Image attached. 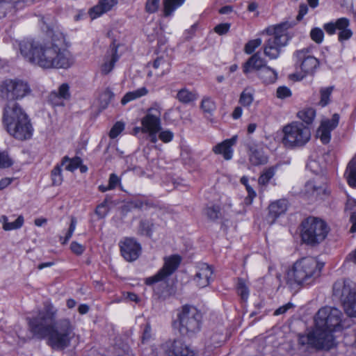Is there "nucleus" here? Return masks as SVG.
Wrapping results in <instances>:
<instances>
[{"mask_svg": "<svg viewBox=\"0 0 356 356\" xmlns=\"http://www.w3.org/2000/svg\"><path fill=\"white\" fill-rule=\"evenodd\" d=\"M282 131L283 145L290 149L299 148L305 146L311 138L310 128L300 122H293L285 125Z\"/></svg>", "mask_w": 356, "mask_h": 356, "instance_id": "obj_7", "label": "nucleus"}, {"mask_svg": "<svg viewBox=\"0 0 356 356\" xmlns=\"http://www.w3.org/2000/svg\"><path fill=\"white\" fill-rule=\"evenodd\" d=\"M120 178L115 174H111L108 179V188L114 189L120 183Z\"/></svg>", "mask_w": 356, "mask_h": 356, "instance_id": "obj_61", "label": "nucleus"}, {"mask_svg": "<svg viewBox=\"0 0 356 356\" xmlns=\"http://www.w3.org/2000/svg\"><path fill=\"white\" fill-rule=\"evenodd\" d=\"M124 125L122 122H118L111 128L109 132V136L111 138H116L124 129Z\"/></svg>", "mask_w": 356, "mask_h": 356, "instance_id": "obj_53", "label": "nucleus"}, {"mask_svg": "<svg viewBox=\"0 0 356 356\" xmlns=\"http://www.w3.org/2000/svg\"><path fill=\"white\" fill-rule=\"evenodd\" d=\"M185 0H163V15L165 17L170 16L180 7Z\"/></svg>", "mask_w": 356, "mask_h": 356, "instance_id": "obj_35", "label": "nucleus"}, {"mask_svg": "<svg viewBox=\"0 0 356 356\" xmlns=\"http://www.w3.org/2000/svg\"><path fill=\"white\" fill-rule=\"evenodd\" d=\"M267 157L264 155V152L261 150L251 149V153L250 154V161L252 165H263L267 162Z\"/></svg>", "mask_w": 356, "mask_h": 356, "instance_id": "obj_37", "label": "nucleus"}, {"mask_svg": "<svg viewBox=\"0 0 356 356\" xmlns=\"http://www.w3.org/2000/svg\"><path fill=\"white\" fill-rule=\"evenodd\" d=\"M341 316L342 313L339 309L325 307L318 310L315 321L321 332H330L332 334L336 328L341 327Z\"/></svg>", "mask_w": 356, "mask_h": 356, "instance_id": "obj_10", "label": "nucleus"}, {"mask_svg": "<svg viewBox=\"0 0 356 356\" xmlns=\"http://www.w3.org/2000/svg\"><path fill=\"white\" fill-rule=\"evenodd\" d=\"M107 202L104 200L102 203L99 204L95 210V213L101 218L106 216L107 213Z\"/></svg>", "mask_w": 356, "mask_h": 356, "instance_id": "obj_57", "label": "nucleus"}, {"mask_svg": "<svg viewBox=\"0 0 356 356\" xmlns=\"http://www.w3.org/2000/svg\"><path fill=\"white\" fill-rule=\"evenodd\" d=\"M288 208V201L286 199H280L273 202L268 206V214L267 220L272 224L277 218L284 215Z\"/></svg>", "mask_w": 356, "mask_h": 356, "instance_id": "obj_25", "label": "nucleus"}, {"mask_svg": "<svg viewBox=\"0 0 356 356\" xmlns=\"http://www.w3.org/2000/svg\"><path fill=\"white\" fill-rule=\"evenodd\" d=\"M201 108L204 112L211 113L215 110L216 104L210 97H204L201 102Z\"/></svg>", "mask_w": 356, "mask_h": 356, "instance_id": "obj_49", "label": "nucleus"}, {"mask_svg": "<svg viewBox=\"0 0 356 356\" xmlns=\"http://www.w3.org/2000/svg\"><path fill=\"white\" fill-rule=\"evenodd\" d=\"M257 75L266 84L273 83L277 79V72L267 65H266Z\"/></svg>", "mask_w": 356, "mask_h": 356, "instance_id": "obj_29", "label": "nucleus"}, {"mask_svg": "<svg viewBox=\"0 0 356 356\" xmlns=\"http://www.w3.org/2000/svg\"><path fill=\"white\" fill-rule=\"evenodd\" d=\"M148 90L145 87L140 88L136 90L127 92L121 100L122 105L127 104L128 102L138 99L146 95Z\"/></svg>", "mask_w": 356, "mask_h": 356, "instance_id": "obj_33", "label": "nucleus"}, {"mask_svg": "<svg viewBox=\"0 0 356 356\" xmlns=\"http://www.w3.org/2000/svg\"><path fill=\"white\" fill-rule=\"evenodd\" d=\"M185 0H163V15L165 17L170 16L180 7Z\"/></svg>", "mask_w": 356, "mask_h": 356, "instance_id": "obj_34", "label": "nucleus"}, {"mask_svg": "<svg viewBox=\"0 0 356 356\" xmlns=\"http://www.w3.org/2000/svg\"><path fill=\"white\" fill-rule=\"evenodd\" d=\"M277 97L280 99H284L291 96V90L286 86H280L277 89Z\"/></svg>", "mask_w": 356, "mask_h": 356, "instance_id": "obj_55", "label": "nucleus"}, {"mask_svg": "<svg viewBox=\"0 0 356 356\" xmlns=\"http://www.w3.org/2000/svg\"><path fill=\"white\" fill-rule=\"evenodd\" d=\"M61 165H65V170L74 172L76 170L82 163V160L79 156H75L73 159H70L65 156L63 158L61 161Z\"/></svg>", "mask_w": 356, "mask_h": 356, "instance_id": "obj_36", "label": "nucleus"}, {"mask_svg": "<svg viewBox=\"0 0 356 356\" xmlns=\"http://www.w3.org/2000/svg\"><path fill=\"white\" fill-rule=\"evenodd\" d=\"M14 8V4L10 0H0V18L5 17Z\"/></svg>", "mask_w": 356, "mask_h": 356, "instance_id": "obj_46", "label": "nucleus"}, {"mask_svg": "<svg viewBox=\"0 0 356 356\" xmlns=\"http://www.w3.org/2000/svg\"><path fill=\"white\" fill-rule=\"evenodd\" d=\"M179 330L182 335H190L200 330L202 314L193 306L184 305L178 314Z\"/></svg>", "mask_w": 356, "mask_h": 356, "instance_id": "obj_9", "label": "nucleus"}, {"mask_svg": "<svg viewBox=\"0 0 356 356\" xmlns=\"http://www.w3.org/2000/svg\"><path fill=\"white\" fill-rule=\"evenodd\" d=\"M254 100V93L249 89L245 88L240 95L239 103L243 106H249Z\"/></svg>", "mask_w": 356, "mask_h": 356, "instance_id": "obj_41", "label": "nucleus"}, {"mask_svg": "<svg viewBox=\"0 0 356 356\" xmlns=\"http://www.w3.org/2000/svg\"><path fill=\"white\" fill-rule=\"evenodd\" d=\"M316 116V111L312 108H306L298 113V117L307 124L313 122Z\"/></svg>", "mask_w": 356, "mask_h": 356, "instance_id": "obj_38", "label": "nucleus"}, {"mask_svg": "<svg viewBox=\"0 0 356 356\" xmlns=\"http://www.w3.org/2000/svg\"><path fill=\"white\" fill-rule=\"evenodd\" d=\"M198 97L197 92L194 90H189L186 88L179 90L176 95V98L181 103L188 104L195 101Z\"/></svg>", "mask_w": 356, "mask_h": 356, "instance_id": "obj_30", "label": "nucleus"}, {"mask_svg": "<svg viewBox=\"0 0 356 356\" xmlns=\"http://www.w3.org/2000/svg\"><path fill=\"white\" fill-rule=\"evenodd\" d=\"M3 122L8 133L17 140H29L33 136V128L31 120L17 103L5 106Z\"/></svg>", "mask_w": 356, "mask_h": 356, "instance_id": "obj_3", "label": "nucleus"}, {"mask_svg": "<svg viewBox=\"0 0 356 356\" xmlns=\"http://www.w3.org/2000/svg\"><path fill=\"white\" fill-rule=\"evenodd\" d=\"M310 47L303 48L294 52L296 63H299L302 72L306 74H312L319 65V61L310 55Z\"/></svg>", "mask_w": 356, "mask_h": 356, "instance_id": "obj_15", "label": "nucleus"}, {"mask_svg": "<svg viewBox=\"0 0 356 356\" xmlns=\"http://www.w3.org/2000/svg\"><path fill=\"white\" fill-rule=\"evenodd\" d=\"M162 349L168 356H195L194 351L179 339L167 341Z\"/></svg>", "mask_w": 356, "mask_h": 356, "instance_id": "obj_17", "label": "nucleus"}, {"mask_svg": "<svg viewBox=\"0 0 356 356\" xmlns=\"http://www.w3.org/2000/svg\"><path fill=\"white\" fill-rule=\"evenodd\" d=\"M122 256L128 261L136 260L140 256L141 246L134 238H125L120 241Z\"/></svg>", "mask_w": 356, "mask_h": 356, "instance_id": "obj_18", "label": "nucleus"}, {"mask_svg": "<svg viewBox=\"0 0 356 356\" xmlns=\"http://www.w3.org/2000/svg\"><path fill=\"white\" fill-rule=\"evenodd\" d=\"M204 214L209 220H216L221 216L220 207L218 205L207 207L204 209Z\"/></svg>", "mask_w": 356, "mask_h": 356, "instance_id": "obj_43", "label": "nucleus"}, {"mask_svg": "<svg viewBox=\"0 0 356 356\" xmlns=\"http://www.w3.org/2000/svg\"><path fill=\"white\" fill-rule=\"evenodd\" d=\"M29 92L27 83L21 81L7 79L0 84V97L9 102L8 104L15 103V100L23 98Z\"/></svg>", "mask_w": 356, "mask_h": 356, "instance_id": "obj_11", "label": "nucleus"}, {"mask_svg": "<svg viewBox=\"0 0 356 356\" xmlns=\"http://www.w3.org/2000/svg\"><path fill=\"white\" fill-rule=\"evenodd\" d=\"M344 175L348 184L356 188V156L348 163Z\"/></svg>", "mask_w": 356, "mask_h": 356, "instance_id": "obj_31", "label": "nucleus"}, {"mask_svg": "<svg viewBox=\"0 0 356 356\" xmlns=\"http://www.w3.org/2000/svg\"><path fill=\"white\" fill-rule=\"evenodd\" d=\"M307 168L314 173H318L321 170L318 163L314 159H309L307 163Z\"/></svg>", "mask_w": 356, "mask_h": 356, "instance_id": "obj_60", "label": "nucleus"}, {"mask_svg": "<svg viewBox=\"0 0 356 356\" xmlns=\"http://www.w3.org/2000/svg\"><path fill=\"white\" fill-rule=\"evenodd\" d=\"M151 337V327L149 325H146L142 336V342L145 343L149 340Z\"/></svg>", "mask_w": 356, "mask_h": 356, "instance_id": "obj_63", "label": "nucleus"}, {"mask_svg": "<svg viewBox=\"0 0 356 356\" xmlns=\"http://www.w3.org/2000/svg\"><path fill=\"white\" fill-rule=\"evenodd\" d=\"M350 222L352 223L350 232L351 233L356 232V212L351 213L350 216Z\"/></svg>", "mask_w": 356, "mask_h": 356, "instance_id": "obj_64", "label": "nucleus"}, {"mask_svg": "<svg viewBox=\"0 0 356 356\" xmlns=\"http://www.w3.org/2000/svg\"><path fill=\"white\" fill-rule=\"evenodd\" d=\"M76 223H77V221H76V218L72 217L69 229L67 231L65 237H63V236L60 237V241H61L62 244H63V245L66 244L68 242V241L70 239V238L72 237V236L76 229Z\"/></svg>", "mask_w": 356, "mask_h": 356, "instance_id": "obj_48", "label": "nucleus"}, {"mask_svg": "<svg viewBox=\"0 0 356 356\" xmlns=\"http://www.w3.org/2000/svg\"><path fill=\"white\" fill-rule=\"evenodd\" d=\"M329 193L327 183L318 179L310 180L305 186V194L310 200L324 199Z\"/></svg>", "mask_w": 356, "mask_h": 356, "instance_id": "obj_16", "label": "nucleus"}, {"mask_svg": "<svg viewBox=\"0 0 356 356\" xmlns=\"http://www.w3.org/2000/svg\"><path fill=\"white\" fill-rule=\"evenodd\" d=\"M298 343L301 346L307 345L317 349L330 348L334 343V336L330 332H321L317 329L306 335H299Z\"/></svg>", "mask_w": 356, "mask_h": 356, "instance_id": "obj_12", "label": "nucleus"}, {"mask_svg": "<svg viewBox=\"0 0 356 356\" xmlns=\"http://www.w3.org/2000/svg\"><path fill=\"white\" fill-rule=\"evenodd\" d=\"M308 7L306 4H300L299 7L298 14L296 17L298 21H300L303 17L307 13Z\"/></svg>", "mask_w": 356, "mask_h": 356, "instance_id": "obj_62", "label": "nucleus"}, {"mask_svg": "<svg viewBox=\"0 0 356 356\" xmlns=\"http://www.w3.org/2000/svg\"><path fill=\"white\" fill-rule=\"evenodd\" d=\"M266 65V60L261 56L259 52H257L244 63L243 72L246 75L252 72H256L257 74Z\"/></svg>", "mask_w": 356, "mask_h": 356, "instance_id": "obj_24", "label": "nucleus"}, {"mask_svg": "<svg viewBox=\"0 0 356 356\" xmlns=\"http://www.w3.org/2000/svg\"><path fill=\"white\" fill-rule=\"evenodd\" d=\"M118 46L112 43L108 49L104 57L103 63L101 65L100 71L102 74H109L114 68L115 63L119 60L120 56L118 54Z\"/></svg>", "mask_w": 356, "mask_h": 356, "instance_id": "obj_22", "label": "nucleus"}, {"mask_svg": "<svg viewBox=\"0 0 356 356\" xmlns=\"http://www.w3.org/2000/svg\"><path fill=\"white\" fill-rule=\"evenodd\" d=\"M339 115L334 113L331 119L322 120L317 130V136L323 144H327L331 139V131L339 124Z\"/></svg>", "mask_w": 356, "mask_h": 356, "instance_id": "obj_19", "label": "nucleus"}, {"mask_svg": "<svg viewBox=\"0 0 356 356\" xmlns=\"http://www.w3.org/2000/svg\"><path fill=\"white\" fill-rule=\"evenodd\" d=\"M323 266L324 264L315 257L301 258L288 270L286 275V284L290 287L311 284L320 277Z\"/></svg>", "mask_w": 356, "mask_h": 356, "instance_id": "obj_4", "label": "nucleus"}, {"mask_svg": "<svg viewBox=\"0 0 356 356\" xmlns=\"http://www.w3.org/2000/svg\"><path fill=\"white\" fill-rule=\"evenodd\" d=\"M117 3V0H99V3L90 10L89 13L91 18L95 19L109 11Z\"/></svg>", "mask_w": 356, "mask_h": 356, "instance_id": "obj_27", "label": "nucleus"}, {"mask_svg": "<svg viewBox=\"0 0 356 356\" xmlns=\"http://www.w3.org/2000/svg\"><path fill=\"white\" fill-rule=\"evenodd\" d=\"M154 223L149 220H142L140 221L138 233L140 235H145L151 237L153 232Z\"/></svg>", "mask_w": 356, "mask_h": 356, "instance_id": "obj_40", "label": "nucleus"}, {"mask_svg": "<svg viewBox=\"0 0 356 356\" xmlns=\"http://www.w3.org/2000/svg\"><path fill=\"white\" fill-rule=\"evenodd\" d=\"M85 249L83 245L76 241H72L70 244V250L76 255H81L84 252Z\"/></svg>", "mask_w": 356, "mask_h": 356, "instance_id": "obj_56", "label": "nucleus"}, {"mask_svg": "<svg viewBox=\"0 0 356 356\" xmlns=\"http://www.w3.org/2000/svg\"><path fill=\"white\" fill-rule=\"evenodd\" d=\"M197 271L193 280L196 285L200 288H204L208 286L213 274V268L206 263H202L197 266Z\"/></svg>", "mask_w": 356, "mask_h": 356, "instance_id": "obj_21", "label": "nucleus"}, {"mask_svg": "<svg viewBox=\"0 0 356 356\" xmlns=\"http://www.w3.org/2000/svg\"><path fill=\"white\" fill-rule=\"evenodd\" d=\"M229 28L230 24L229 23L220 24L214 28V31L219 35H223L229 31Z\"/></svg>", "mask_w": 356, "mask_h": 356, "instance_id": "obj_59", "label": "nucleus"}, {"mask_svg": "<svg viewBox=\"0 0 356 356\" xmlns=\"http://www.w3.org/2000/svg\"><path fill=\"white\" fill-rule=\"evenodd\" d=\"M61 163L57 164L51 170V179L52 183L55 186H59L62 184L63 178L62 175Z\"/></svg>", "mask_w": 356, "mask_h": 356, "instance_id": "obj_44", "label": "nucleus"}, {"mask_svg": "<svg viewBox=\"0 0 356 356\" xmlns=\"http://www.w3.org/2000/svg\"><path fill=\"white\" fill-rule=\"evenodd\" d=\"M350 20L346 17H341L335 22H330L323 25V29L329 35H333L338 31L339 41L343 42L350 39L353 35L352 31L349 29Z\"/></svg>", "mask_w": 356, "mask_h": 356, "instance_id": "obj_14", "label": "nucleus"}, {"mask_svg": "<svg viewBox=\"0 0 356 356\" xmlns=\"http://www.w3.org/2000/svg\"><path fill=\"white\" fill-rule=\"evenodd\" d=\"M333 91V87L330 86L327 88H322L321 92V100L319 104L324 107L327 106L330 102V97Z\"/></svg>", "mask_w": 356, "mask_h": 356, "instance_id": "obj_47", "label": "nucleus"}, {"mask_svg": "<svg viewBox=\"0 0 356 356\" xmlns=\"http://www.w3.org/2000/svg\"><path fill=\"white\" fill-rule=\"evenodd\" d=\"M276 167L271 166L265 168L259 177L258 182L260 185L265 186L268 184L269 181L273 177L275 174Z\"/></svg>", "mask_w": 356, "mask_h": 356, "instance_id": "obj_39", "label": "nucleus"}, {"mask_svg": "<svg viewBox=\"0 0 356 356\" xmlns=\"http://www.w3.org/2000/svg\"><path fill=\"white\" fill-rule=\"evenodd\" d=\"M261 44V40L260 38L251 40L245 45L244 51L246 54H251Z\"/></svg>", "mask_w": 356, "mask_h": 356, "instance_id": "obj_50", "label": "nucleus"}, {"mask_svg": "<svg viewBox=\"0 0 356 356\" xmlns=\"http://www.w3.org/2000/svg\"><path fill=\"white\" fill-rule=\"evenodd\" d=\"M160 0H147L145 3V11L148 13H156L159 7Z\"/></svg>", "mask_w": 356, "mask_h": 356, "instance_id": "obj_52", "label": "nucleus"}, {"mask_svg": "<svg viewBox=\"0 0 356 356\" xmlns=\"http://www.w3.org/2000/svg\"><path fill=\"white\" fill-rule=\"evenodd\" d=\"M0 222L2 224V228L5 231H11L21 228L24 222V218L22 216H19L17 218L12 222H8V218L3 215L0 217Z\"/></svg>", "mask_w": 356, "mask_h": 356, "instance_id": "obj_28", "label": "nucleus"}, {"mask_svg": "<svg viewBox=\"0 0 356 356\" xmlns=\"http://www.w3.org/2000/svg\"><path fill=\"white\" fill-rule=\"evenodd\" d=\"M181 261L180 256L174 254L165 259L164 265L154 275L147 277L145 283L152 285L171 275L179 267Z\"/></svg>", "mask_w": 356, "mask_h": 356, "instance_id": "obj_13", "label": "nucleus"}, {"mask_svg": "<svg viewBox=\"0 0 356 356\" xmlns=\"http://www.w3.org/2000/svg\"><path fill=\"white\" fill-rule=\"evenodd\" d=\"M310 37L313 41L317 44H320L323 40L324 33L323 30L320 28H314L310 32Z\"/></svg>", "mask_w": 356, "mask_h": 356, "instance_id": "obj_51", "label": "nucleus"}, {"mask_svg": "<svg viewBox=\"0 0 356 356\" xmlns=\"http://www.w3.org/2000/svg\"><path fill=\"white\" fill-rule=\"evenodd\" d=\"M70 86L68 83H62L57 90L52 91L49 97L48 102L53 106H63L65 102L70 98Z\"/></svg>", "mask_w": 356, "mask_h": 356, "instance_id": "obj_23", "label": "nucleus"}, {"mask_svg": "<svg viewBox=\"0 0 356 356\" xmlns=\"http://www.w3.org/2000/svg\"><path fill=\"white\" fill-rule=\"evenodd\" d=\"M174 137V134L169 130L162 131L159 134V138L163 143L170 142Z\"/></svg>", "mask_w": 356, "mask_h": 356, "instance_id": "obj_58", "label": "nucleus"}, {"mask_svg": "<svg viewBox=\"0 0 356 356\" xmlns=\"http://www.w3.org/2000/svg\"><path fill=\"white\" fill-rule=\"evenodd\" d=\"M237 293L244 300H246L249 296V289L243 278H238L236 286Z\"/></svg>", "mask_w": 356, "mask_h": 356, "instance_id": "obj_45", "label": "nucleus"}, {"mask_svg": "<svg viewBox=\"0 0 356 356\" xmlns=\"http://www.w3.org/2000/svg\"><path fill=\"white\" fill-rule=\"evenodd\" d=\"M301 237L304 243L316 245L323 242L327 236L329 227L327 223L316 217H308L301 223Z\"/></svg>", "mask_w": 356, "mask_h": 356, "instance_id": "obj_6", "label": "nucleus"}, {"mask_svg": "<svg viewBox=\"0 0 356 356\" xmlns=\"http://www.w3.org/2000/svg\"><path fill=\"white\" fill-rule=\"evenodd\" d=\"M114 93L109 88H106L100 95V106L105 109L114 98Z\"/></svg>", "mask_w": 356, "mask_h": 356, "instance_id": "obj_42", "label": "nucleus"}, {"mask_svg": "<svg viewBox=\"0 0 356 356\" xmlns=\"http://www.w3.org/2000/svg\"><path fill=\"white\" fill-rule=\"evenodd\" d=\"M332 289L333 296L342 302L347 315L356 317V291L350 282L345 280H337Z\"/></svg>", "mask_w": 356, "mask_h": 356, "instance_id": "obj_8", "label": "nucleus"}, {"mask_svg": "<svg viewBox=\"0 0 356 356\" xmlns=\"http://www.w3.org/2000/svg\"><path fill=\"white\" fill-rule=\"evenodd\" d=\"M54 35L50 41L41 42L33 38L19 42L21 55L29 63L44 70L68 69L74 59L64 47V37Z\"/></svg>", "mask_w": 356, "mask_h": 356, "instance_id": "obj_1", "label": "nucleus"}, {"mask_svg": "<svg viewBox=\"0 0 356 356\" xmlns=\"http://www.w3.org/2000/svg\"><path fill=\"white\" fill-rule=\"evenodd\" d=\"M296 24L293 22H284L266 29L268 35V39L264 44V53L271 60L277 59L282 51V49L287 45L293 35L289 29Z\"/></svg>", "mask_w": 356, "mask_h": 356, "instance_id": "obj_5", "label": "nucleus"}, {"mask_svg": "<svg viewBox=\"0 0 356 356\" xmlns=\"http://www.w3.org/2000/svg\"><path fill=\"white\" fill-rule=\"evenodd\" d=\"M237 136L226 139L213 147V152L216 154H221L225 160H230L233 156L232 147L236 143Z\"/></svg>", "mask_w": 356, "mask_h": 356, "instance_id": "obj_26", "label": "nucleus"}, {"mask_svg": "<svg viewBox=\"0 0 356 356\" xmlns=\"http://www.w3.org/2000/svg\"><path fill=\"white\" fill-rule=\"evenodd\" d=\"M13 165V161L5 152H0V168H9Z\"/></svg>", "mask_w": 356, "mask_h": 356, "instance_id": "obj_54", "label": "nucleus"}, {"mask_svg": "<svg viewBox=\"0 0 356 356\" xmlns=\"http://www.w3.org/2000/svg\"><path fill=\"white\" fill-rule=\"evenodd\" d=\"M153 67L157 70L156 74L162 76L168 74L170 70V63L162 57L157 58L152 64Z\"/></svg>", "mask_w": 356, "mask_h": 356, "instance_id": "obj_32", "label": "nucleus"}, {"mask_svg": "<svg viewBox=\"0 0 356 356\" xmlns=\"http://www.w3.org/2000/svg\"><path fill=\"white\" fill-rule=\"evenodd\" d=\"M141 123L143 133L152 131H160L161 129L160 112L156 108H149L147 114L142 119Z\"/></svg>", "mask_w": 356, "mask_h": 356, "instance_id": "obj_20", "label": "nucleus"}, {"mask_svg": "<svg viewBox=\"0 0 356 356\" xmlns=\"http://www.w3.org/2000/svg\"><path fill=\"white\" fill-rule=\"evenodd\" d=\"M56 312L52 305H46L36 317L28 318L29 325L31 332L38 338L48 337L50 346L63 350L70 346L75 337V325L66 318L54 323Z\"/></svg>", "mask_w": 356, "mask_h": 356, "instance_id": "obj_2", "label": "nucleus"}]
</instances>
